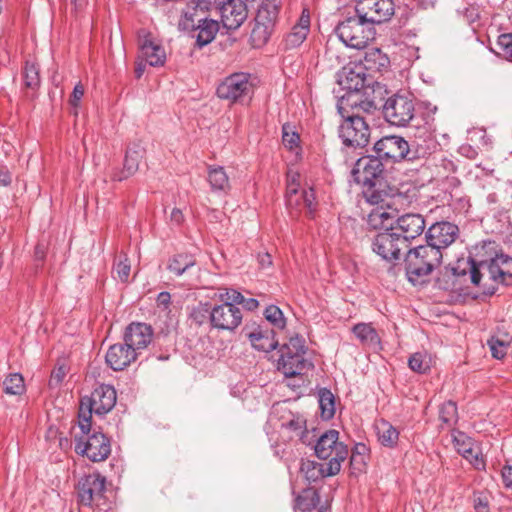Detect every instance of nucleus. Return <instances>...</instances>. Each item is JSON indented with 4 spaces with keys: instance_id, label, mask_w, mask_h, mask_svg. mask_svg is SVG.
<instances>
[{
    "instance_id": "45",
    "label": "nucleus",
    "mask_w": 512,
    "mask_h": 512,
    "mask_svg": "<svg viewBox=\"0 0 512 512\" xmlns=\"http://www.w3.org/2000/svg\"><path fill=\"white\" fill-rule=\"evenodd\" d=\"M488 346L494 358L502 359L507 354L510 341L507 338L492 336L491 339L488 340Z\"/></svg>"
},
{
    "instance_id": "29",
    "label": "nucleus",
    "mask_w": 512,
    "mask_h": 512,
    "mask_svg": "<svg viewBox=\"0 0 512 512\" xmlns=\"http://www.w3.org/2000/svg\"><path fill=\"white\" fill-rule=\"evenodd\" d=\"M352 333L362 346L371 350L381 349V339L371 323H358L352 327Z\"/></svg>"
},
{
    "instance_id": "26",
    "label": "nucleus",
    "mask_w": 512,
    "mask_h": 512,
    "mask_svg": "<svg viewBox=\"0 0 512 512\" xmlns=\"http://www.w3.org/2000/svg\"><path fill=\"white\" fill-rule=\"evenodd\" d=\"M146 153L144 144L141 141L131 143L126 151L124 159V170L120 176L114 174L112 179L115 181H122L133 175L139 168L140 162L143 160Z\"/></svg>"
},
{
    "instance_id": "50",
    "label": "nucleus",
    "mask_w": 512,
    "mask_h": 512,
    "mask_svg": "<svg viewBox=\"0 0 512 512\" xmlns=\"http://www.w3.org/2000/svg\"><path fill=\"white\" fill-rule=\"evenodd\" d=\"M376 184L365 186L363 189V197L365 200L372 204L378 205L384 201L385 194L375 188Z\"/></svg>"
},
{
    "instance_id": "16",
    "label": "nucleus",
    "mask_w": 512,
    "mask_h": 512,
    "mask_svg": "<svg viewBox=\"0 0 512 512\" xmlns=\"http://www.w3.org/2000/svg\"><path fill=\"white\" fill-rule=\"evenodd\" d=\"M223 303L212 308L210 322L218 330H235L242 322V311L231 300H222Z\"/></svg>"
},
{
    "instance_id": "52",
    "label": "nucleus",
    "mask_w": 512,
    "mask_h": 512,
    "mask_svg": "<svg viewBox=\"0 0 512 512\" xmlns=\"http://www.w3.org/2000/svg\"><path fill=\"white\" fill-rule=\"evenodd\" d=\"M67 374V368L65 365H59L54 368L49 379L50 387H58Z\"/></svg>"
},
{
    "instance_id": "15",
    "label": "nucleus",
    "mask_w": 512,
    "mask_h": 512,
    "mask_svg": "<svg viewBox=\"0 0 512 512\" xmlns=\"http://www.w3.org/2000/svg\"><path fill=\"white\" fill-rule=\"evenodd\" d=\"M394 12L393 0H360L356 5V14L372 25L390 20Z\"/></svg>"
},
{
    "instance_id": "9",
    "label": "nucleus",
    "mask_w": 512,
    "mask_h": 512,
    "mask_svg": "<svg viewBox=\"0 0 512 512\" xmlns=\"http://www.w3.org/2000/svg\"><path fill=\"white\" fill-rule=\"evenodd\" d=\"M415 105L411 95L395 94L389 97L384 106L385 119L394 126L404 127L414 118Z\"/></svg>"
},
{
    "instance_id": "58",
    "label": "nucleus",
    "mask_w": 512,
    "mask_h": 512,
    "mask_svg": "<svg viewBox=\"0 0 512 512\" xmlns=\"http://www.w3.org/2000/svg\"><path fill=\"white\" fill-rule=\"evenodd\" d=\"M170 219L174 224L179 225L183 222L184 215L180 209L174 208L171 212Z\"/></svg>"
},
{
    "instance_id": "28",
    "label": "nucleus",
    "mask_w": 512,
    "mask_h": 512,
    "mask_svg": "<svg viewBox=\"0 0 512 512\" xmlns=\"http://www.w3.org/2000/svg\"><path fill=\"white\" fill-rule=\"evenodd\" d=\"M310 31V16L304 10L298 22L292 27L291 31L285 37V45L287 48H296L300 46Z\"/></svg>"
},
{
    "instance_id": "21",
    "label": "nucleus",
    "mask_w": 512,
    "mask_h": 512,
    "mask_svg": "<svg viewBox=\"0 0 512 512\" xmlns=\"http://www.w3.org/2000/svg\"><path fill=\"white\" fill-rule=\"evenodd\" d=\"M219 13L223 26L236 30L247 18V7L243 0H220Z\"/></svg>"
},
{
    "instance_id": "60",
    "label": "nucleus",
    "mask_w": 512,
    "mask_h": 512,
    "mask_svg": "<svg viewBox=\"0 0 512 512\" xmlns=\"http://www.w3.org/2000/svg\"><path fill=\"white\" fill-rule=\"evenodd\" d=\"M10 183V177L7 172H0V184L6 186Z\"/></svg>"
},
{
    "instance_id": "23",
    "label": "nucleus",
    "mask_w": 512,
    "mask_h": 512,
    "mask_svg": "<svg viewBox=\"0 0 512 512\" xmlns=\"http://www.w3.org/2000/svg\"><path fill=\"white\" fill-rule=\"evenodd\" d=\"M454 446L459 454L468 460L477 470L485 469V461L479 446L466 434L457 432L453 436Z\"/></svg>"
},
{
    "instance_id": "17",
    "label": "nucleus",
    "mask_w": 512,
    "mask_h": 512,
    "mask_svg": "<svg viewBox=\"0 0 512 512\" xmlns=\"http://www.w3.org/2000/svg\"><path fill=\"white\" fill-rule=\"evenodd\" d=\"M384 170L382 161L376 155L364 156L357 160L351 175L363 187L376 184Z\"/></svg>"
},
{
    "instance_id": "2",
    "label": "nucleus",
    "mask_w": 512,
    "mask_h": 512,
    "mask_svg": "<svg viewBox=\"0 0 512 512\" xmlns=\"http://www.w3.org/2000/svg\"><path fill=\"white\" fill-rule=\"evenodd\" d=\"M471 282L477 286H488L489 281L512 285V257L507 255H496L488 262L476 264L471 262L470 266Z\"/></svg>"
},
{
    "instance_id": "42",
    "label": "nucleus",
    "mask_w": 512,
    "mask_h": 512,
    "mask_svg": "<svg viewBox=\"0 0 512 512\" xmlns=\"http://www.w3.org/2000/svg\"><path fill=\"white\" fill-rule=\"evenodd\" d=\"M432 364L431 356L426 352H416L409 358L408 365L417 373H426Z\"/></svg>"
},
{
    "instance_id": "59",
    "label": "nucleus",
    "mask_w": 512,
    "mask_h": 512,
    "mask_svg": "<svg viewBox=\"0 0 512 512\" xmlns=\"http://www.w3.org/2000/svg\"><path fill=\"white\" fill-rule=\"evenodd\" d=\"M367 451H368V449H367L366 445L362 444V443H359L353 449L352 455H358V456L366 457Z\"/></svg>"
},
{
    "instance_id": "10",
    "label": "nucleus",
    "mask_w": 512,
    "mask_h": 512,
    "mask_svg": "<svg viewBox=\"0 0 512 512\" xmlns=\"http://www.w3.org/2000/svg\"><path fill=\"white\" fill-rule=\"evenodd\" d=\"M344 122L340 126L343 143L352 147H364L370 138V128L363 115L340 113Z\"/></svg>"
},
{
    "instance_id": "39",
    "label": "nucleus",
    "mask_w": 512,
    "mask_h": 512,
    "mask_svg": "<svg viewBox=\"0 0 512 512\" xmlns=\"http://www.w3.org/2000/svg\"><path fill=\"white\" fill-rule=\"evenodd\" d=\"M319 502V495L313 489H306L296 498V508L302 512H310Z\"/></svg>"
},
{
    "instance_id": "40",
    "label": "nucleus",
    "mask_w": 512,
    "mask_h": 512,
    "mask_svg": "<svg viewBox=\"0 0 512 512\" xmlns=\"http://www.w3.org/2000/svg\"><path fill=\"white\" fill-rule=\"evenodd\" d=\"M319 406L321 416L325 420H329L335 413L334 395L327 389H322L319 392Z\"/></svg>"
},
{
    "instance_id": "49",
    "label": "nucleus",
    "mask_w": 512,
    "mask_h": 512,
    "mask_svg": "<svg viewBox=\"0 0 512 512\" xmlns=\"http://www.w3.org/2000/svg\"><path fill=\"white\" fill-rule=\"evenodd\" d=\"M498 54L512 61V33L501 34L497 40Z\"/></svg>"
},
{
    "instance_id": "8",
    "label": "nucleus",
    "mask_w": 512,
    "mask_h": 512,
    "mask_svg": "<svg viewBox=\"0 0 512 512\" xmlns=\"http://www.w3.org/2000/svg\"><path fill=\"white\" fill-rule=\"evenodd\" d=\"M281 356L278 360V370L286 377H297L307 370L311 363L305 358L303 340L299 337L290 338L289 342L280 349Z\"/></svg>"
},
{
    "instance_id": "34",
    "label": "nucleus",
    "mask_w": 512,
    "mask_h": 512,
    "mask_svg": "<svg viewBox=\"0 0 512 512\" xmlns=\"http://www.w3.org/2000/svg\"><path fill=\"white\" fill-rule=\"evenodd\" d=\"M375 429L377 432L378 441L381 445L388 448H393L397 445L399 432L389 422L380 420L376 423Z\"/></svg>"
},
{
    "instance_id": "44",
    "label": "nucleus",
    "mask_w": 512,
    "mask_h": 512,
    "mask_svg": "<svg viewBox=\"0 0 512 512\" xmlns=\"http://www.w3.org/2000/svg\"><path fill=\"white\" fill-rule=\"evenodd\" d=\"M24 85L26 88L36 90L40 85L39 68L35 63L26 62L24 71Z\"/></svg>"
},
{
    "instance_id": "47",
    "label": "nucleus",
    "mask_w": 512,
    "mask_h": 512,
    "mask_svg": "<svg viewBox=\"0 0 512 512\" xmlns=\"http://www.w3.org/2000/svg\"><path fill=\"white\" fill-rule=\"evenodd\" d=\"M264 315L266 320L269 321L274 327L278 329H283L285 327V318L282 311L277 306H268L265 309Z\"/></svg>"
},
{
    "instance_id": "5",
    "label": "nucleus",
    "mask_w": 512,
    "mask_h": 512,
    "mask_svg": "<svg viewBox=\"0 0 512 512\" xmlns=\"http://www.w3.org/2000/svg\"><path fill=\"white\" fill-rule=\"evenodd\" d=\"M280 8V0H263L259 4L250 35L253 47L261 48L269 41L278 22Z\"/></svg>"
},
{
    "instance_id": "24",
    "label": "nucleus",
    "mask_w": 512,
    "mask_h": 512,
    "mask_svg": "<svg viewBox=\"0 0 512 512\" xmlns=\"http://www.w3.org/2000/svg\"><path fill=\"white\" fill-rule=\"evenodd\" d=\"M315 200L316 197L312 188L294 190L292 187L290 192H286V204L291 213L294 211L298 213L305 209L307 214L312 217L316 210Z\"/></svg>"
},
{
    "instance_id": "61",
    "label": "nucleus",
    "mask_w": 512,
    "mask_h": 512,
    "mask_svg": "<svg viewBox=\"0 0 512 512\" xmlns=\"http://www.w3.org/2000/svg\"><path fill=\"white\" fill-rule=\"evenodd\" d=\"M261 264L262 265H270L271 264V257L269 254H265L261 257Z\"/></svg>"
},
{
    "instance_id": "62",
    "label": "nucleus",
    "mask_w": 512,
    "mask_h": 512,
    "mask_svg": "<svg viewBox=\"0 0 512 512\" xmlns=\"http://www.w3.org/2000/svg\"><path fill=\"white\" fill-rule=\"evenodd\" d=\"M477 512H488V508L486 505H482L481 503L476 506Z\"/></svg>"
},
{
    "instance_id": "38",
    "label": "nucleus",
    "mask_w": 512,
    "mask_h": 512,
    "mask_svg": "<svg viewBox=\"0 0 512 512\" xmlns=\"http://www.w3.org/2000/svg\"><path fill=\"white\" fill-rule=\"evenodd\" d=\"M360 63L365 66V71L381 70L388 65L389 59L380 49L373 48L366 52L363 62Z\"/></svg>"
},
{
    "instance_id": "18",
    "label": "nucleus",
    "mask_w": 512,
    "mask_h": 512,
    "mask_svg": "<svg viewBox=\"0 0 512 512\" xmlns=\"http://www.w3.org/2000/svg\"><path fill=\"white\" fill-rule=\"evenodd\" d=\"M371 93H374V90H365L356 92V93H347V95L342 96L339 104L338 110L340 113H350V114H371L376 108L375 97L371 96Z\"/></svg>"
},
{
    "instance_id": "30",
    "label": "nucleus",
    "mask_w": 512,
    "mask_h": 512,
    "mask_svg": "<svg viewBox=\"0 0 512 512\" xmlns=\"http://www.w3.org/2000/svg\"><path fill=\"white\" fill-rule=\"evenodd\" d=\"M248 338L255 349L263 352H270L278 345L274 331L267 328L258 327L254 329L248 334Z\"/></svg>"
},
{
    "instance_id": "6",
    "label": "nucleus",
    "mask_w": 512,
    "mask_h": 512,
    "mask_svg": "<svg viewBox=\"0 0 512 512\" xmlns=\"http://www.w3.org/2000/svg\"><path fill=\"white\" fill-rule=\"evenodd\" d=\"M315 454L318 458L327 460V474H338L341 470V464L348 456V447L339 441V432L328 430L323 433L314 446Z\"/></svg>"
},
{
    "instance_id": "37",
    "label": "nucleus",
    "mask_w": 512,
    "mask_h": 512,
    "mask_svg": "<svg viewBox=\"0 0 512 512\" xmlns=\"http://www.w3.org/2000/svg\"><path fill=\"white\" fill-rule=\"evenodd\" d=\"M368 224L374 229H386L393 225L392 216L383 207H376L368 214Z\"/></svg>"
},
{
    "instance_id": "11",
    "label": "nucleus",
    "mask_w": 512,
    "mask_h": 512,
    "mask_svg": "<svg viewBox=\"0 0 512 512\" xmlns=\"http://www.w3.org/2000/svg\"><path fill=\"white\" fill-rule=\"evenodd\" d=\"M82 436L75 435V452L86 456L93 462L104 461L111 453L110 440L100 432L87 434L82 432Z\"/></svg>"
},
{
    "instance_id": "56",
    "label": "nucleus",
    "mask_w": 512,
    "mask_h": 512,
    "mask_svg": "<svg viewBox=\"0 0 512 512\" xmlns=\"http://www.w3.org/2000/svg\"><path fill=\"white\" fill-rule=\"evenodd\" d=\"M502 479L506 487H512V465H505L503 467Z\"/></svg>"
},
{
    "instance_id": "12",
    "label": "nucleus",
    "mask_w": 512,
    "mask_h": 512,
    "mask_svg": "<svg viewBox=\"0 0 512 512\" xmlns=\"http://www.w3.org/2000/svg\"><path fill=\"white\" fill-rule=\"evenodd\" d=\"M408 248L400 234L392 228L377 234L372 241V250L383 260L393 262L400 259L401 251Z\"/></svg>"
},
{
    "instance_id": "25",
    "label": "nucleus",
    "mask_w": 512,
    "mask_h": 512,
    "mask_svg": "<svg viewBox=\"0 0 512 512\" xmlns=\"http://www.w3.org/2000/svg\"><path fill=\"white\" fill-rule=\"evenodd\" d=\"M152 329L145 323H131L125 331L124 341L126 346L137 350L145 349L152 340Z\"/></svg>"
},
{
    "instance_id": "19",
    "label": "nucleus",
    "mask_w": 512,
    "mask_h": 512,
    "mask_svg": "<svg viewBox=\"0 0 512 512\" xmlns=\"http://www.w3.org/2000/svg\"><path fill=\"white\" fill-rule=\"evenodd\" d=\"M251 89L250 76L246 73H235L225 78L218 86L217 95L222 99L235 102L247 96Z\"/></svg>"
},
{
    "instance_id": "57",
    "label": "nucleus",
    "mask_w": 512,
    "mask_h": 512,
    "mask_svg": "<svg viewBox=\"0 0 512 512\" xmlns=\"http://www.w3.org/2000/svg\"><path fill=\"white\" fill-rule=\"evenodd\" d=\"M171 296L168 292H161L157 297V305L158 307H163L166 309L170 304Z\"/></svg>"
},
{
    "instance_id": "1",
    "label": "nucleus",
    "mask_w": 512,
    "mask_h": 512,
    "mask_svg": "<svg viewBox=\"0 0 512 512\" xmlns=\"http://www.w3.org/2000/svg\"><path fill=\"white\" fill-rule=\"evenodd\" d=\"M116 399V391L110 385H100L94 389L89 397H83L80 401L78 414V424L81 432L88 434L91 430L92 414L108 413L115 406Z\"/></svg>"
},
{
    "instance_id": "7",
    "label": "nucleus",
    "mask_w": 512,
    "mask_h": 512,
    "mask_svg": "<svg viewBox=\"0 0 512 512\" xmlns=\"http://www.w3.org/2000/svg\"><path fill=\"white\" fill-rule=\"evenodd\" d=\"M336 33L346 46L363 49L374 39L375 29L371 23L357 14L339 23Z\"/></svg>"
},
{
    "instance_id": "35",
    "label": "nucleus",
    "mask_w": 512,
    "mask_h": 512,
    "mask_svg": "<svg viewBox=\"0 0 512 512\" xmlns=\"http://www.w3.org/2000/svg\"><path fill=\"white\" fill-rule=\"evenodd\" d=\"M327 464H319L311 460L302 461L300 467V473L309 482H316L319 479L328 476H334L335 474H327Z\"/></svg>"
},
{
    "instance_id": "27",
    "label": "nucleus",
    "mask_w": 512,
    "mask_h": 512,
    "mask_svg": "<svg viewBox=\"0 0 512 512\" xmlns=\"http://www.w3.org/2000/svg\"><path fill=\"white\" fill-rule=\"evenodd\" d=\"M137 354L126 344H114L106 353V363L115 371L123 370L136 359Z\"/></svg>"
},
{
    "instance_id": "20",
    "label": "nucleus",
    "mask_w": 512,
    "mask_h": 512,
    "mask_svg": "<svg viewBox=\"0 0 512 512\" xmlns=\"http://www.w3.org/2000/svg\"><path fill=\"white\" fill-rule=\"evenodd\" d=\"M458 235L457 225L447 221L437 222L431 225L426 232L427 244L441 252L442 249L451 245Z\"/></svg>"
},
{
    "instance_id": "41",
    "label": "nucleus",
    "mask_w": 512,
    "mask_h": 512,
    "mask_svg": "<svg viewBox=\"0 0 512 512\" xmlns=\"http://www.w3.org/2000/svg\"><path fill=\"white\" fill-rule=\"evenodd\" d=\"M221 300H231L236 304H242L247 310H254L258 307V301L254 298L246 299L240 292L234 289H226L224 293H220Z\"/></svg>"
},
{
    "instance_id": "54",
    "label": "nucleus",
    "mask_w": 512,
    "mask_h": 512,
    "mask_svg": "<svg viewBox=\"0 0 512 512\" xmlns=\"http://www.w3.org/2000/svg\"><path fill=\"white\" fill-rule=\"evenodd\" d=\"M350 465L354 471L362 472L366 467V457L351 454Z\"/></svg>"
},
{
    "instance_id": "4",
    "label": "nucleus",
    "mask_w": 512,
    "mask_h": 512,
    "mask_svg": "<svg viewBox=\"0 0 512 512\" xmlns=\"http://www.w3.org/2000/svg\"><path fill=\"white\" fill-rule=\"evenodd\" d=\"M375 155L382 161L413 162L424 157V149L409 144L403 137L390 135L379 139L373 147Z\"/></svg>"
},
{
    "instance_id": "46",
    "label": "nucleus",
    "mask_w": 512,
    "mask_h": 512,
    "mask_svg": "<svg viewBox=\"0 0 512 512\" xmlns=\"http://www.w3.org/2000/svg\"><path fill=\"white\" fill-rule=\"evenodd\" d=\"M131 271V264L125 254L120 255L114 264L115 278L121 282H127L129 280Z\"/></svg>"
},
{
    "instance_id": "48",
    "label": "nucleus",
    "mask_w": 512,
    "mask_h": 512,
    "mask_svg": "<svg viewBox=\"0 0 512 512\" xmlns=\"http://www.w3.org/2000/svg\"><path fill=\"white\" fill-rule=\"evenodd\" d=\"M441 421L447 425H452L457 421V406L452 401L445 402L439 412Z\"/></svg>"
},
{
    "instance_id": "43",
    "label": "nucleus",
    "mask_w": 512,
    "mask_h": 512,
    "mask_svg": "<svg viewBox=\"0 0 512 512\" xmlns=\"http://www.w3.org/2000/svg\"><path fill=\"white\" fill-rule=\"evenodd\" d=\"M3 386L5 393L10 395H21L25 391L24 378L20 373L9 374Z\"/></svg>"
},
{
    "instance_id": "33",
    "label": "nucleus",
    "mask_w": 512,
    "mask_h": 512,
    "mask_svg": "<svg viewBox=\"0 0 512 512\" xmlns=\"http://www.w3.org/2000/svg\"><path fill=\"white\" fill-rule=\"evenodd\" d=\"M219 30V23L213 19H202L197 26L196 42L199 47L211 43Z\"/></svg>"
},
{
    "instance_id": "55",
    "label": "nucleus",
    "mask_w": 512,
    "mask_h": 512,
    "mask_svg": "<svg viewBox=\"0 0 512 512\" xmlns=\"http://www.w3.org/2000/svg\"><path fill=\"white\" fill-rule=\"evenodd\" d=\"M84 87L81 83L75 85L73 92L71 94L70 103L72 106L77 107L79 101L82 99L84 95Z\"/></svg>"
},
{
    "instance_id": "22",
    "label": "nucleus",
    "mask_w": 512,
    "mask_h": 512,
    "mask_svg": "<svg viewBox=\"0 0 512 512\" xmlns=\"http://www.w3.org/2000/svg\"><path fill=\"white\" fill-rule=\"evenodd\" d=\"M426 227L422 215L416 213H407L400 216L394 226L391 228L400 234V238L409 247L410 242L422 235Z\"/></svg>"
},
{
    "instance_id": "36",
    "label": "nucleus",
    "mask_w": 512,
    "mask_h": 512,
    "mask_svg": "<svg viewBox=\"0 0 512 512\" xmlns=\"http://www.w3.org/2000/svg\"><path fill=\"white\" fill-rule=\"evenodd\" d=\"M195 259L191 255L178 254L168 262V270L175 276H181L195 267Z\"/></svg>"
},
{
    "instance_id": "31",
    "label": "nucleus",
    "mask_w": 512,
    "mask_h": 512,
    "mask_svg": "<svg viewBox=\"0 0 512 512\" xmlns=\"http://www.w3.org/2000/svg\"><path fill=\"white\" fill-rule=\"evenodd\" d=\"M207 180L211 190L227 193L230 190L229 177L222 166L209 165L207 168Z\"/></svg>"
},
{
    "instance_id": "51",
    "label": "nucleus",
    "mask_w": 512,
    "mask_h": 512,
    "mask_svg": "<svg viewBox=\"0 0 512 512\" xmlns=\"http://www.w3.org/2000/svg\"><path fill=\"white\" fill-rule=\"evenodd\" d=\"M282 141L285 147L293 150L298 147L299 135L291 130L289 125H283Z\"/></svg>"
},
{
    "instance_id": "13",
    "label": "nucleus",
    "mask_w": 512,
    "mask_h": 512,
    "mask_svg": "<svg viewBox=\"0 0 512 512\" xmlns=\"http://www.w3.org/2000/svg\"><path fill=\"white\" fill-rule=\"evenodd\" d=\"M106 479L98 473H92L81 478L78 483V497L85 506H102L105 493Z\"/></svg>"
},
{
    "instance_id": "32",
    "label": "nucleus",
    "mask_w": 512,
    "mask_h": 512,
    "mask_svg": "<svg viewBox=\"0 0 512 512\" xmlns=\"http://www.w3.org/2000/svg\"><path fill=\"white\" fill-rule=\"evenodd\" d=\"M141 55L150 66H161L166 59L163 47L149 40L141 45Z\"/></svg>"
},
{
    "instance_id": "3",
    "label": "nucleus",
    "mask_w": 512,
    "mask_h": 512,
    "mask_svg": "<svg viewBox=\"0 0 512 512\" xmlns=\"http://www.w3.org/2000/svg\"><path fill=\"white\" fill-rule=\"evenodd\" d=\"M442 260V252L428 244L410 249L405 258L406 273L413 284L428 276Z\"/></svg>"
},
{
    "instance_id": "63",
    "label": "nucleus",
    "mask_w": 512,
    "mask_h": 512,
    "mask_svg": "<svg viewBox=\"0 0 512 512\" xmlns=\"http://www.w3.org/2000/svg\"><path fill=\"white\" fill-rule=\"evenodd\" d=\"M136 76L140 78L143 74V68L139 65L135 70Z\"/></svg>"
},
{
    "instance_id": "14",
    "label": "nucleus",
    "mask_w": 512,
    "mask_h": 512,
    "mask_svg": "<svg viewBox=\"0 0 512 512\" xmlns=\"http://www.w3.org/2000/svg\"><path fill=\"white\" fill-rule=\"evenodd\" d=\"M338 84L347 93L372 90L371 81L367 77L365 66L358 62H350L338 73Z\"/></svg>"
},
{
    "instance_id": "53",
    "label": "nucleus",
    "mask_w": 512,
    "mask_h": 512,
    "mask_svg": "<svg viewBox=\"0 0 512 512\" xmlns=\"http://www.w3.org/2000/svg\"><path fill=\"white\" fill-rule=\"evenodd\" d=\"M298 190L300 188V174L290 169L287 173V188L286 192H290V188Z\"/></svg>"
}]
</instances>
